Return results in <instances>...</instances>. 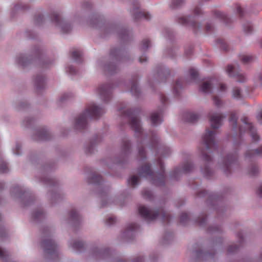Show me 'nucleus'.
Segmentation results:
<instances>
[{
    "label": "nucleus",
    "mask_w": 262,
    "mask_h": 262,
    "mask_svg": "<svg viewBox=\"0 0 262 262\" xmlns=\"http://www.w3.org/2000/svg\"><path fill=\"white\" fill-rule=\"evenodd\" d=\"M158 164L160 168V172L155 174L151 171L150 166L148 164H145L139 168V173L141 176L149 179L152 183L156 185H163L165 181L163 163L161 159L158 160Z\"/></svg>",
    "instance_id": "nucleus-1"
},
{
    "label": "nucleus",
    "mask_w": 262,
    "mask_h": 262,
    "mask_svg": "<svg viewBox=\"0 0 262 262\" xmlns=\"http://www.w3.org/2000/svg\"><path fill=\"white\" fill-rule=\"evenodd\" d=\"M104 113V111L103 108L99 107L94 104L89 105L86 107L85 111L76 119V127L77 129H84L86 125L88 117L97 119Z\"/></svg>",
    "instance_id": "nucleus-2"
},
{
    "label": "nucleus",
    "mask_w": 262,
    "mask_h": 262,
    "mask_svg": "<svg viewBox=\"0 0 262 262\" xmlns=\"http://www.w3.org/2000/svg\"><path fill=\"white\" fill-rule=\"evenodd\" d=\"M138 211L139 214L143 218L149 221H153L158 216L161 217L163 222H168L170 219L169 214L162 208L153 210L147 208L144 206H140Z\"/></svg>",
    "instance_id": "nucleus-3"
},
{
    "label": "nucleus",
    "mask_w": 262,
    "mask_h": 262,
    "mask_svg": "<svg viewBox=\"0 0 262 262\" xmlns=\"http://www.w3.org/2000/svg\"><path fill=\"white\" fill-rule=\"evenodd\" d=\"M119 111L121 112L122 117L127 118L130 127L135 131L137 136L141 137L142 135V129L137 111L133 110L122 111V109H120Z\"/></svg>",
    "instance_id": "nucleus-4"
},
{
    "label": "nucleus",
    "mask_w": 262,
    "mask_h": 262,
    "mask_svg": "<svg viewBox=\"0 0 262 262\" xmlns=\"http://www.w3.org/2000/svg\"><path fill=\"white\" fill-rule=\"evenodd\" d=\"M50 237V236H47V238L42 241L41 244V247L46 254H50L53 256H57V246L54 241Z\"/></svg>",
    "instance_id": "nucleus-5"
},
{
    "label": "nucleus",
    "mask_w": 262,
    "mask_h": 262,
    "mask_svg": "<svg viewBox=\"0 0 262 262\" xmlns=\"http://www.w3.org/2000/svg\"><path fill=\"white\" fill-rule=\"evenodd\" d=\"M215 134V131L210 130L208 129H206V133L203 137V141L207 150H215L216 149L214 139Z\"/></svg>",
    "instance_id": "nucleus-6"
},
{
    "label": "nucleus",
    "mask_w": 262,
    "mask_h": 262,
    "mask_svg": "<svg viewBox=\"0 0 262 262\" xmlns=\"http://www.w3.org/2000/svg\"><path fill=\"white\" fill-rule=\"evenodd\" d=\"M113 86L111 84L100 85L98 89V93L105 102L111 99Z\"/></svg>",
    "instance_id": "nucleus-7"
},
{
    "label": "nucleus",
    "mask_w": 262,
    "mask_h": 262,
    "mask_svg": "<svg viewBox=\"0 0 262 262\" xmlns=\"http://www.w3.org/2000/svg\"><path fill=\"white\" fill-rule=\"evenodd\" d=\"M226 72L229 76L236 77L238 82H244L246 80V77L239 72L235 66L228 65L226 69Z\"/></svg>",
    "instance_id": "nucleus-8"
},
{
    "label": "nucleus",
    "mask_w": 262,
    "mask_h": 262,
    "mask_svg": "<svg viewBox=\"0 0 262 262\" xmlns=\"http://www.w3.org/2000/svg\"><path fill=\"white\" fill-rule=\"evenodd\" d=\"M135 7L133 9V13L135 19L137 20L141 18H144L146 20H149L150 18V14L144 11H141L139 9V5L138 2H135L133 4Z\"/></svg>",
    "instance_id": "nucleus-9"
},
{
    "label": "nucleus",
    "mask_w": 262,
    "mask_h": 262,
    "mask_svg": "<svg viewBox=\"0 0 262 262\" xmlns=\"http://www.w3.org/2000/svg\"><path fill=\"white\" fill-rule=\"evenodd\" d=\"M225 116L222 114L215 113L209 115V121L213 129H217L222 125V120Z\"/></svg>",
    "instance_id": "nucleus-10"
},
{
    "label": "nucleus",
    "mask_w": 262,
    "mask_h": 262,
    "mask_svg": "<svg viewBox=\"0 0 262 262\" xmlns=\"http://www.w3.org/2000/svg\"><path fill=\"white\" fill-rule=\"evenodd\" d=\"M243 123L246 126L247 130L250 133L251 136L254 141H258L259 137L256 133L255 128L253 125L249 123V119L247 117H244L242 119Z\"/></svg>",
    "instance_id": "nucleus-11"
},
{
    "label": "nucleus",
    "mask_w": 262,
    "mask_h": 262,
    "mask_svg": "<svg viewBox=\"0 0 262 262\" xmlns=\"http://www.w3.org/2000/svg\"><path fill=\"white\" fill-rule=\"evenodd\" d=\"M193 165L190 162H187L184 164L182 168H176L172 173V177L177 179V176L181 173H187L192 170L193 169Z\"/></svg>",
    "instance_id": "nucleus-12"
},
{
    "label": "nucleus",
    "mask_w": 262,
    "mask_h": 262,
    "mask_svg": "<svg viewBox=\"0 0 262 262\" xmlns=\"http://www.w3.org/2000/svg\"><path fill=\"white\" fill-rule=\"evenodd\" d=\"M236 159L237 156L236 154L228 155L224 162L225 170L229 171L231 165L233 163Z\"/></svg>",
    "instance_id": "nucleus-13"
},
{
    "label": "nucleus",
    "mask_w": 262,
    "mask_h": 262,
    "mask_svg": "<svg viewBox=\"0 0 262 262\" xmlns=\"http://www.w3.org/2000/svg\"><path fill=\"white\" fill-rule=\"evenodd\" d=\"M162 111L161 110L155 112L151 115L150 120L153 125H157L160 124L162 121Z\"/></svg>",
    "instance_id": "nucleus-14"
},
{
    "label": "nucleus",
    "mask_w": 262,
    "mask_h": 262,
    "mask_svg": "<svg viewBox=\"0 0 262 262\" xmlns=\"http://www.w3.org/2000/svg\"><path fill=\"white\" fill-rule=\"evenodd\" d=\"M212 79H210L209 80L204 82L200 86V90L201 92L204 93H210L211 92L212 88Z\"/></svg>",
    "instance_id": "nucleus-15"
},
{
    "label": "nucleus",
    "mask_w": 262,
    "mask_h": 262,
    "mask_svg": "<svg viewBox=\"0 0 262 262\" xmlns=\"http://www.w3.org/2000/svg\"><path fill=\"white\" fill-rule=\"evenodd\" d=\"M179 23L182 25L190 24L193 28L200 27V25L193 21H190L189 18L187 17H181L178 19Z\"/></svg>",
    "instance_id": "nucleus-16"
},
{
    "label": "nucleus",
    "mask_w": 262,
    "mask_h": 262,
    "mask_svg": "<svg viewBox=\"0 0 262 262\" xmlns=\"http://www.w3.org/2000/svg\"><path fill=\"white\" fill-rule=\"evenodd\" d=\"M184 120L186 122L194 123L196 122L199 119V115L189 112L185 113L184 115Z\"/></svg>",
    "instance_id": "nucleus-17"
},
{
    "label": "nucleus",
    "mask_w": 262,
    "mask_h": 262,
    "mask_svg": "<svg viewBox=\"0 0 262 262\" xmlns=\"http://www.w3.org/2000/svg\"><path fill=\"white\" fill-rule=\"evenodd\" d=\"M37 135L39 140H47L50 137L49 133L45 128L39 130L37 133Z\"/></svg>",
    "instance_id": "nucleus-18"
},
{
    "label": "nucleus",
    "mask_w": 262,
    "mask_h": 262,
    "mask_svg": "<svg viewBox=\"0 0 262 262\" xmlns=\"http://www.w3.org/2000/svg\"><path fill=\"white\" fill-rule=\"evenodd\" d=\"M35 83L37 89L43 88L45 83V78L41 75L37 76L35 78Z\"/></svg>",
    "instance_id": "nucleus-19"
},
{
    "label": "nucleus",
    "mask_w": 262,
    "mask_h": 262,
    "mask_svg": "<svg viewBox=\"0 0 262 262\" xmlns=\"http://www.w3.org/2000/svg\"><path fill=\"white\" fill-rule=\"evenodd\" d=\"M262 155V146L259 147L255 150L247 151L246 153V157L251 158L253 156H260Z\"/></svg>",
    "instance_id": "nucleus-20"
},
{
    "label": "nucleus",
    "mask_w": 262,
    "mask_h": 262,
    "mask_svg": "<svg viewBox=\"0 0 262 262\" xmlns=\"http://www.w3.org/2000/svg\"><path fill=\"white\" fill-rule=\"evenodd\" d=\"M102 181V177L100 175L94 173L92 177L89 179L88 182L89 183L99 184Z\"/></svg>",
    "instance_id": "nucleus-21"
},
{
    "label": "nucleus",
    "mask_w": 262,
    "mask_h": 262,
    "mask_svg": "<svg viewBox=\"0 0 262 262\" xmlns=\"http://www.w3.org/2000/svg\"><path fill=\"white\" fill-rule=\"evenodd\" d=\"M72 57L76 61H80L82 59V53L78 50H74L71 53Z\"/></svg>",
    "instance_id": "nucleus-22"
},
{
    "label": "nucleus",
    "mask_w": 262,
    "mask_h": 262,
    "mask_svg": "<svg viewBox=\"0 0 262 262\" xmlns=\"http://www.w3.org/2000/svg\"><path fill=\"white\" fill-rule=\"evenodd\" d=\"M255 59L253 56L249 55H242L240 56V59L244 63H249L252 62Z\"/></svg>",
    "instance_id": "nucleus-23"
},
{
    "label": "nucleus",
    "mask_w": 262,
    "mask_h": 262,
    "mask_svg": "<svg viewBox=\"0 0 262 262\" xmlns=\"http://www.w3.org/2000/svg\"><path fill=\"white\" fill-rule=\"evenodd\" d=\"M229 121L232 123V127L234 129L237 127V117L235 112H232L230 114Z\"/></svg>",
    "instance_id": "nucleus-24"
},
{
    "label": "nucleus",
    "mask_w": 262,
    "mask_h": 262,
    "mask_svg": "<svg viewBox=\"0 0 262 262\" xmlns=\"http://www.w3.org/2000/svg\"><path fill=\"white\" fill-rule=\"evenodd\" d=\"M214 15L216 17L223 20L226 24L228 23L229 18L225 13L220 11H215L214 12Z\"/></svg>",
    "instance_id": "nucleus-25"
},
{
    "label": "nucleus",
    "mask_w": 262,
    "mask_h": 262,
    "mask_svg": "<svg viewBox=\"0 0 262 262\" xmlns=\"http://www.w3.org/2000/svg\"><path fill=\"white\" fill-rule=\"evenodd\" d=\"M70 219L75 222H79L80 221V216L75 210H72L70 213Z\"/></svg>",
    "instance_id": "nucleus-26"
},
{
    "label": "nucleus",
    "mask_w": 262,
    "mask_h": 262,
    "mask_svg": "<svg viewBox=\"0 0 262 262\" xmlns=\"http://www.w3.org/2000/svg\"><path fill=\"white\" fill-rule=\"evenodd\" d=\"M72 247L75 250L80 251L84 248V244L82 242L76 241L72 244Z\"/></svg>",
    "instance_id": "nucleus-27"
},
{
    "label": "nucleus",
    "mask_w": 262,
    "mask_h": 262,
    "mask_svg": "<svg viewBox=\"0 0 262 262\" xmlns=\"http://www.w3.org/2000/svg\"><path fill=\"white\" fill-rule=\"evenodd\" d=\"M138 181H139V178L136 176H132L128 180V184L133 187L135 186L138 184Z\"/></svg>",
    "instance_id": "nucleus-28"
},
{
    "label": "nucleus",
    "mask_w": 262,
    "mask_h": 262,
    "mask_svg": "<svg viewBox=\"0 0 262 262\" xmlns=\"http://www.w3.org/2000/svg\"><path fill=\"white\" fill-rule=\"evenodd\" d=\"M182 84H183V81L181 79H179L176 81V82L173 86V92L176 94H178V89L179 88H181Z\"/></svg>",
    "instance_id": "nucleus-29"
},
{
    "label": "nucleus",
    "mask_w": 262,
    "mask_h": 262,
    "mask_svg": "<svg viewBox=\"0 0 262 262\" xmlns=\"http://www.w3.org/2000/svg\"><path fill=\"white\" fill-rule=\"evenodd\" d=\"M131 92L134 94V95H138L139 93V90L137 86V83L136 81H133L131 85V89H130Z\"/></svg>",
    "instance_id": "nucleus-30"
},
{
    "label": "nucleus",
    "mask_w": 262,
    "mask_h": 262,
    "mask_svg": "<svg viewBox=\"0 0 262 262\" xmlns=\"http://www.w3.org/2000/svg\"><path fill=\"white\" fill-rule=\"evenodd\" d=\"M217 43L220 45V48L225 50H227L228 49V45L225 42V40L223 39L219 38L217 39Z\"/></svg>",
    "instance_id": "nucleus-31"
},
{
    "label": "nucleus",
    "mask_w": 262,
    "mask_h": 262,
    "mask_svg": "<svg viewBox=\"0 0 262 262\" xmlns=\"http://www.w3.org/2000/svg\"><path fill=\"white\" fill-rule=\"evenodd\" d=\"M232 96L234 98L239 99L241 98V92L238 88H234L232 92Z\"/></svg>",
    "instance_id": "nucleus-32"
},
{
    "label": "nucleus",
    "mask_w": 262,
    "mask_h": 262,
    "mask_svg": "<svg viewBox=\"0 0 262 262\" xmlns=\"http://www.w3.org/2000/svg\"><path fill=\"white\" fill-rule=\"evenodd\" d=\"M130 146V143L129 141L124 140L123 141L122 149L124 152H127L129 150Z\"/></svg>",
    "instance_id": "nucleus-33"
},
{
    "label": "nucleus",
    "mask_w": 262,
    "mask_h": 262,
    "mask_svg": "<svg viewBox=\"0 0 262 262\" xmlns=\"http://www.w3.org/2000/svg\"><path fill=\"white\" fill-rule=\"evenodd\" d=\"M121 53V50L119 49H113L111 50L110 55L112 56L118 57Z\"/></svg>",
    "instance_id": "nucleus-34"
},
{
    "label": "nucleus",
    "mask_w": 262,
    "mask_h": 262,
    "mask_svg": "<svg viewBox=\"0 0 262 262\" xmlns=\"http://www.w3.org/2000/svg\"><path fill=\"white\" fill-rule=\"evenodd\" d=\"M189 75L192 80H195L198 76V72L194 69H190L189 71Z\"/></svg>",
    "instance_id": "nucleus-35"
},
{
    "label": "nucleus",
    "mask_w": 262,
    "mask_h": 262,
    "mask_svg": "<svg viewBox=\"0 0 262 262\" xmlns=\"http://www.w3.org/2000/svg\"><path fill=\"white\" fill-rule=\"evenodd\" d=\"M8 170V168L7 163L4 162H2L0 163V172L5 173Z\"/></svg>",
    "instance_id": "nucleus-36"
},
{
    "label": "nucleus",
    "mask_w": 262,
    "mask_h": 262,
    "mask_svg": "<svg viewBox=\"0 0 262 262\" xmlns=\"http://www.w3.org/2000/svg\"><path fill=\"white\" fill-rule=\"evenodd\" d=\"M33 216L35 219H40L43 216V212L41 210H38L33 212Z\"/></svg>",
    "instance_id": "nucleus-37"
},
{
    "label": "nucleus",
    "mask_w": 262,
    "mask_h": 262,
    "mask_svg": "<svg viewBox=\"0 0 262 262\" xmlns=\"http://www.w3.org/2000/svg\"><path fill=\"white\" fill-rule=\"evenodd\" d=\"M142 195L144 198L147 199H150L152 198L151 192L149 190L145 189L143 190Z\"/></svg>",
    "instance_id": "nucleus-38"
},
{
    "label": "nucleus",
    "mask_w": 262,
    "mask_h": 262,
    "mask_svg": "<svg viewBox=\"0 0 262 262\" xmlns=\"http://www.w3.org/2000/svg\"><path fill=\"white\" fill-rule=\"evenodd\" d=\"M183 2L184 0H172L171 4V7L172 8L179 7L183 3Z\"/></svg>",
    "instance_id": "nucleus-39"
},
{
    "label": "nucleus",
    "mask_w": 262,
    "mask_h": 262,
    "mask_svg": "<svg viewBox=\"0 0 262 262\" xmlns=\"http://www.w3.org/2000/svg\"><path fill=\"white\" fill-rule=\"evenodd\" d=\"M188 220V215L186 213H182L180 217V222L182 224H185Z\"/></svg>",
    "instance_id": "nucleus-40"
},
{
    "label": "nucleus",
    "mask_w": 262,
    "mask_h": 262,
    "mask_svg": "<svg viewBox=\"0 0 262 262\" xmlns=\"http://www.w3.org/2000/svg\"><path fill=\"white\" fill-rule=\"evenodd\" d=\"M150 45V41L148 39H144L142 41V47L141 48L142 50L147 49Z\"/></svg>",
    "instance_id": "nucleus-41"
},
{
    "label": "nucleus",
    "mask_w": 262,
    "mask_h": 262,
    "mask_svg": "<svg viewBox=\"0 0 262 262\" xmlns=\"http://www.w3.org/2000/svg\"><path fill=\"white\" fill-rule=\"evenodd\" d=\"M244 31L246 33H250L252 32L253 28L250 24L247 23L244 25Z\"/></svg>",
    "instance_id": "nucleus-42"
},
{
    "label": "nucleus",
    "mask_w": 262,
    "mask_h": 262,
    "mask_svg": "<svg viewBox=\"0 0 262 262\" xmlns=\"http://www.w3.org/2000/svg\"><path fill=\"white\" fill-rule=\"evenodd\" d=\"M137 228H138V226L136 224H135V223L130 224L127 227V228L126 230V232H128L129 231H133L137 229Z\"/></svg>",
    "instance_id": "nucleus-43"
},
{
    "label": "nucleus",
    "mask_w": 262,
    "mask_h": 262,
    "mask_svg": "<svg viewBox=\"0 0 262 262\" xmlns=\"http://www.w3.org/2000/svg\"><path fill=\"white\" fill-rule=\"evenodd\" d=\"M116 220L115 217L110 216L106 219L105 224L108 226H110L114 224L116 222Z\"/></svg>",
    "instance_id": "nucleus-44"
},
{
    "label": "nucleus",
    "mask_w": 262,
    "mask_h": 262,
    "mask_svg": "<svg viewBox=\"0 0 262 262\" xmlns=\"http://www.w3.org/2000/svg\"><path fill=\"white\" fill-rule=\"evenodd\" d=\"M202 170L205 176V177L208 178L211 176L212 172L208 166H206V167L204 168V169H203Z\"/></svg>",
    "instance_id": "nucleus-45"
},
{
    "label": "nucleus",
    "mask_w": 262,
    "mask_h": 262,
    "mask_svg": "<svg viewBox=\"0 0 262 262\" xmlns=\"http://www.w3.org/2000/svg\"><path fill=\"white\" fill-rule=\"evenodd\" d=\"M157 74L159 76L165 75V74H169V71L168 69H164L163 68H160L158 71Z\"/></svg>",
    "instance_id": "nucleus-46"
},
{
    "label": "nucleus",
    "mask_w": 262,
    "mask_h": 262,
    "mask_svg": "<svg viewBox=\"0 0 262 262\" xmlns=\"http://www.w3.org/2000/svg\"><path fill=\"white\" fill-rule=\"evenodd\" d=\"M214 104L217 107H220L222 105V101L217 96H214L213 98Z\"/></svg>",
    "instance_id": "nucleus-47"
},
{
    "label": "nucleus",
    "mask_w": 262,
    "mask_h": 262,
    "mask_svg": "<svg viewBox=\"0 0 262 262\" xmlns=\"http://www.w3.org/2000/svg\"><path fill=\"white\" fill-rule=\"evenodd\" d=\"M52 20L56 23H58L60 21V15L57 13H54L52 14Z\"/></svg>",
    "instance_id": "nucleus-48"
},
{
    "label": "nucleus",
    "mask_w": 262,
    "mask_h": 262,
    "mask_svg": "<svg viewBox=\"0 0 262 262\" xmlns=\"http://www.w3.org/2000/svg\"><path fill=\"white\" fill-rule=\"evenodd\" d=\"M139 156L142 159L146 158V153L143 147H141L139 149Z\"/></svg>",
    "instance_id": "nucleus-49"
},
{
    "label": "nucleus",
    "mask_w": 262,
    "mask_h": 262,
    "mask_svg": "<svg viewBox=\"0 0 262 262\" xmlns=\"http://www.w3.org/2000/svg\"><path fill=\"white\" fill-rule=\"evenodd\" d=\"M62 31L63 33H68L71 30V26L69 24H65L62 26Z\"/></svg>",
    "instance_id": "nucleus-50"
},
{
    "label": "nucleus",
    "mask_w": 262,
    "mask_h": 262,
    "mask_svg": "<svg viewBox=\"0 0 262 262\" xmlns=\"http://www.w3.org/2000/svg\"><path fill=\"white\" fill-rule=\"evenodd\" d=\"M258 171V167L256 166H252L249 171L251 176H255Z\"/></svg>",
    "instance_id": "nucleus-51"
},
{
    "label": "nucleus",
    "mask_w": 262,
    "mask_h": 262,
    "mask_svg": "<svg viewBox=\"0 0 262 262\" xmlns=\"http://www.w3.org/2000/svg\"><path fill=\"white\" fill-rule=\"evenodd\" d=\"M151 140L152 142L151 148L155 149L157 148L158 144V140L155 138L154 135H152Z\"/></svg>",
    "instance_id": "nucleus-52"
},
{
    "label": "nucleus",
    "mask_w": 262,
    "mask_h": 262,
    "mask_svg": "<svg viewBox=\"0 0 262 262\" xmlns=\"http://www.w3.org/2000/svg\"><path fill=\"white\" fill-rule=\"evenodd\" d=\"M238 249V247L236 245H230L228 248V251L229 253H232L235 252Z\"/></svg>",
    "instance_id": "nucleus-53"
},
{
    "label": "nucleus",
    "mask_w": 262,
    "mask_h": 262,
    "mask_svg": "<svg viewBox=\"0 0 262 262\" xmlns=\"http://www.w3.org/2000/svg\"><path fill=\"white\" fill-rule=\"evenodd\" d=\"M202 155L203 156V159L205 161L210 162L212 161V158L209 155L204 153L203 151H202Z\"/></svg>",
    "instance_id": "nucleus-54"
},
{
    "label": "nucleus",
    "mask_w": 262,
    "mask_h": 262,
    "mask_svg": "<svg viewBox=\"0 0 262 262\" xmlns=\"http://www.w3.org/2000/svg\"><path fill=\"white\" fill-rule=\"evenodd\" d=\"M7 256V252L6 251H4L1 248H0V257L2 259H4Z\"/></svg>",
    "instance_id": "nucleus-55"
},
{
    "label": "nucleus",
    "mask_w": 262,
    "mask_h": 262,
    "mask_svg": "<svg viewBox=\"0 0 262 262\" xmlns=\"http://www.w3.org/2000/svg\"><path fill=\"white\" fill-rule=\"evenodd\" d=\"M237 12L240 16L244 15V11L239 5L237 6Z\"/></svg>",
    "instance_id": "nucleus-56"
},
{
    "label": "nucleus",
    "mask_w": 262,
    "mask_h": 262,
    "mask_svg": "<svg viewBox=\"0 0 262 262\" xmlns=\"http://www.w3.org/2000/svg\"><path fill=\"white\" fill-rule=\"evenodd\" d=\"M206 219H207L206 216H203L201 217V219L200 220H199L198 221V222L199 223V224L200 225H202L206 222Z\"/></svg>",
    "instance_id": "nucleus-57"
},
{
    "label": "nucleus",
    "mask_w": 262,
    "mask_h": 262,
    "mask_svg": "<svg viewBox=\"0 0 262 262\" xmlns=\"http://www.w3.org/2000/svg\"><path fill=\"white\" fill-rule=\"evenodd\" d=\"M68 71L71 74H74L76 73V70L75 68L73 67H69L68 69Z\"/></svg>",
    "instance_id": "nucleus-58"
},
{
    "label": "nucleus",
    "mask_w": 262,
    "mask_h": 262,
    "mask_svg": "<svg viewBox=\"0 0 262 262\" xmlns=\"http://www.w3.org/2000/svg\"><path fill=\"white\" fill-rule=\"evenodd\" d=\"M257 119L258 122L262 124V112H260L257 116Z\"/></svg>",
    "instance_id": "nucleus-59"
},
{
    "label": "nucleus",
    "mask_w": 262,
    "mask_h": 262,
    "mask_svg": "<svg viewBox=\"0 0 262 262\" xmlns=\"http://www.w3.org/2000/svg\"><path fill=\"white\" fill-rule=\"evenodd\" d=\"M226 90V86L225 84L223 83H221L220 84V91L221 92H224Z\"/></svg>",
    "instance_id": "nucleus-60"
},
{
    "label": "nucleus",
    "mask_w": 262,
    "mask_h": 262,
    "mask_svg": "<svg viewBox=\"0 0 262 262\" xmlns=\"http://www.w3.org/2000/svg\"><path fill=\"white\" fill-rule=\"evenodd\" d=\"M161 101L162 102V103L164 104L167 101V98L164 95H161Z\"/></svg>",
    "instance_id": "nucleus-61"
},
{
    "label": "nucleus",
    "mask_w": 262,
    "mask_h": 262,
    "mask_svg": "<svg viewBox=\"0 0 262 262\" xmlns=\"http://www.w3.org/2000/svg\"><path fill=\"white\" fill-rule=\"evenodd\" d=\"M201 12V10L200 9V8L199 7H196L194 9V13L195 14V15H198Z\"/></svg>",
    "instance_id": "nucleus-62"
},
{
    "label": "nucleus",
    "mask_w": 262,
    "mask_h": 262,
    "mask_svg": "<svg viewBox=\"0 0 262 262\" xmlns=\"http://www.w3.org/2000/svg\"><path fill=\"white\" fill-rule=\"evenodd\" d=\"M212 26L211 24H208L206 26V30L207 31H210L212 30Z\"/></svg>",
    "instance_id": "nucleus-63"
},
{
    "label": "nucleus",
    "mask_w": 262,
    "mask_h": 262,
    "mask_svg": "<svg viewBox=\"0 0 262 262\" xmlns=\"http://www.w3.org/2000/svg\"><path fill=\"white\" fill-rule=\"evenodd\" d=\"M257 193L259 196L262 197V185L259 187L257 191Z\"/></svg>",
    "instance_id": "nucleus-64"
}]
</instances>
